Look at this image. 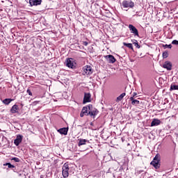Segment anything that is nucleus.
<instances>
[{"instance_id": "3", "label": "nucleus", "mask_w": 178, "mask_h": 178, "mask_svg": "<svg viewBox=\"0 0 178 178\" xmlns=\"http://www.w3.org/2000/svg\"><path fill=\"white\" fill-rule=\"evenodd\" d=\"M76 64V60H74V58H67L65 60V65L67 67H70V69H74L76 66L74 65Z\"/></svg>"}, {"instance_id": "27", "label": "nucleus", "mask_w": 178, "mask_h": 178, "mask_svg": "<svg viewBox=\"0 0 178 178\" xmlns=\"http://www.w3.org/2000/svg\"><path fill=\"white\" fill-rule=\"evenodd\" d=\"M134 16H139V17H141V16H143V13L137 11V12L136 13V14L134 15Z\"/></svg>"}, {"instance_id": "4", "label": "nucleus", "mask_w": 178, "mask_h": 178, "mask_svg": "<svg viewBox=\"0 0 178 178\" xmlns=\"http://www.w3.org/2000/svg\"><path fill=\"white\" fill-rule=\"evenodd\" d=\"M62 175L64 178L69 177V164L67 163H64L63 165Z\"/></svg>"}, {"instance_id": "32", "label": "nucleus", "mask_w": 178, "mask_h": 178, "mask_svg": "<svg viewBox=\"0 0 178 178\" xmlns=\"http://www.w3.org/2000/svg\"><path fill=\"white\" fill-rule=\"evenodd\" d=\"M13 171L15 172V169H13Z\"/></svg>"}, {"instance_id": "5", "label": "nucleus", "mask_w": 178, "mask_h": 178, "mask_svg": "<svg viewBox=\"0 0 178 178\" xmlns=\"http://www.w3.org/2000/svg\"><path fill=\"white\" fill-rule=\"evenodd\" d=\"M122 6L123 8H134V2H133L131 0H124L122 1Z\"/></svg>"}, {"instance_id": "11", "label": "nucleus", "mask_w": 178, "mask_h": 178, "mask_svg": "<svg viewBox=\"0 0 178 178\" xmlns=\"http://www.w3.org/2000/svg\"><path fill=\"white\" fill-rule=\"evenodd\" d=\"M58 133L63 134V136H67V132L69 131V128L63 127L57 130Z\"/></svg>"}, {"instance_id": "31", "label": "nucleus", "mask_w": 178, "mask_h": 178, "mask_svg": "<svg viewBox=\"0 0 178 178\" xmlns=\"http://www.w3.org/2000/svg\"><path fill=\"white\" fill-rule=\"evenodd\" d=\"M20 106H21L22 108H23V106H24V104H23L21 103V104H20Z\"/></svg>"}, {"instance_id": "15", "label": "nucleus", "mask_w": 178, "mask_h": 178, "mask_svg": "<svg viewBox=\"0 0 178 178\" xmlns=\"http://www.w3.org/2000/svg\"><path fill=\"white\" fill-rule=\"evenodd\" d=\"M163 67L167 70H172V63L170 61H165L163 65Z\"/></svg>"}, {"instance_id": "17", "label": "nucleus", "mask_w": 178, "mask_h": 178, "mask_svg": "<svg viewBox=\"0 0 178 178\" xmlns=\"http://www.w3.org/2000/svg\"><path fill=\"white\" fill-rule=\"evenodd\" d=\"M86 143H90V140H88L86 139H79V141L78 143V147H81V145H86Z\"/></svg>"}, {"instance_id": "24", "label": "nucleus", "mask_w": 178, "mask_h": 178, "mask_svg": "<svg viewBox=\"0 0 178 178\" xmlns=\"http://www.w3.org/2000/svg\"><path fill=\"white\" fill-rule=\"evenodd\" d=\"M163 48H164V49H166V48H168L169 49H172V44H162Z\"/></svg>"}, {"instance_id": "7", "label": "nucleus", "mask_w": 178, "mask_h": 178, "mask_svg": "<svg viewBox=\"0 0 178 178\" xmlns=\"http://www.w3.org/2000/svg\"><path fill=\"white\" fill-rule=\"evenodd\" d=\"M82 74H92V68L91 67V66L86 65L84 67H83Z\"/></svg>"}, {"instance_id": "14", "label": "nucleus", "mask_w": 178, "mask_h": 178, "mask_svg": "<svg viewBox=\"0 0 178 178\" xmlns=\"http://www.w3.org/2000/svg\"><path fill=\"white\" fill-rule=\"evenodd\" d=\"M10 113L15 114V113H19V106L17 104H14L10 110Z\"/></svg>"}, {"instance_id": "23", "label": "nucleus", "mask_w": 178, "mask_h": 178, "mask_svg": "<svg viewBox=\"0 0 178 178\" xmlns=\"http://www.w3.org/2000/svg\"><path fill=\"white\" fill-rule=\"evenodd\" d=\"M124 97H126V93L123 92L122 94H121L120 96H118L117 97V101H122V99H123V98H124Z\"/></svg>"}, {"instance_id": "8", "label": "nucleus", "mask_w": 178, "mask_h": 178, "mask_svg": "<svg viewBox=\"0 0 178 178\" xmlns=\"http://www.w3.org/2000/svg\"><path fill=\"white\" fill-rule=\"evenodd\" d=\"M104 58L108 63H115L116 62V58L111 54L104 56Z\"/></svg>"}, {"instance_id": "29", "label": "nucleus", "mask_w": 178, "mask_h": 178, "mask_svg": "<svg viewBox=\"0 0 178 178\" xmlns=\"http://www.w3.org/2000/svg\"><path fill=\"white\" fill-rule=\"evenodd\" d=\"M26 92L30 96L33 95V92H31V90H30V89H27Z\"/></svg>"}, {"instance_id": "22", "label": "nucleus", "mask_w": 178, "mask_h": 178, "mask_svg": "<svg viewBox=\"0 0 178 178\" xmlns=\"http://www.w3.org/2000/svg\"><path fill=\"white\" fill-rule=\"evenodd\" d=\"M175 90H178V85L172 83L170 85V91H174Z\"/></svg>"}, {"instance_id": "21", "label": "nucleus", "mask_w": 178, "mask_h": 178, "mask_svg": "<svg viewBox=\"0 0 178 178\" xmlns=\"http://www.w3.org/2000/svg\"><path fill=\"white\" fill-rule=\"evenodd\" d=\"M3 166H8V169H16V167L10 163H4Z\"/></svg>"}, {"instance_id": "6", "label": "nucleus", "mask_w": 178, "mask_h": 178, "mask_svg": "<svg viewBox=\"0 0 178 178\" xmlns=\"http://www.w3.org/2000/svg\"><path fill=\"white\" fill-rule=\"evenodd\" d=\"M128 29H129L130 33L134 34L135 37H140V35L138 34V29H137V28H136L133 24H129L128 26Z\"/></svg>"}, {"instance_id": "25", "label": "nucleus", "mask_w": 178, "mask_h": 178, "mask_svg": "<svg viewBox=\"0 0 178 178\" xmlns=\"http://www.w3.org/2000/svg\"><path fill=\"white\" fill-rule=\"evenodd\" d=\"M169 56V53H168V51H164L163 52V59L168 58Z\"/></svg>"}, {"instance_id": "30", "label": "nucleus", "mask_w": 178, "mask_h": 178, "mask_svg": "<svg viewBox=\"0 0 178 178\" xmlns=\"http://www.w3.org/2000/svg\"><path fill=\"white\" fill-rule=\"evenodd\" d=\"M137 95V92H134L132 95L133 98Z\"/></svg>"}, {"instance_id": "20", "label": "nucleus", "mask_w": 178, "mask_h": 178, "mask_svg": "<svg viewBox=\"0 0 178 178\" xmlns=\"http://www.w3.org/2000/svg\"><path fill=\"white\" fill-rule=\"evenodd\" d=\"M123 45L124 47H127V48H129V49H131V51H134V49L133 48V44L131 43L123 42Z\"/></svg>"}, {"instance_id": "10", "label": "nucleus", "mask_w": 178, "mask_h": 178, "mask_svg": "<svg viewBox=\"0 0 178 178\" xmlns=\"http://www.w3.org/2000/svg\"><path fill=\"white\" fill-rule=\"evenodd\" d=\"M87 102H91V94L85 92L83 104H87Z\"/></svg>"}, {"instance_id": "28", "label": "nucleus", "mask_w": 178, "mask_h": 178, "mask_svg": "<svg viewBox=\"0 0 178 178\" xmlns=\"http://www.w3.org/2000/svg\"><path fill=\"white\" fill-rule=\"evenodd\" d=\"M172 45H178V40H174L172 42Z\"/></svg>"}, {"instance_id": "2", "label": "nucleus", "mask_w": 178, "mask_h": 178, "mask_svg": "<svg viewBox=\"0 0 178 178\" xmlns=\"http://www.w3.org/2000/svg\"><path fill=\"white\" fill-rule=\"evenodd\" d=\"M150 165H152L155 169H159L161 168V155L159 154H156L153 161H151Z\"/></svg>"}, {"instance_id": "18", "label": "nucleus", "mask_w": 178, "mask_h": 178, "mask_svg": "<svg viewBox=\"0 0 178 178\" xmlns=\"http://www.w3.org/2000/svg\"><path fill=\"white\" fill-rule=\"evenodd\" d=\"M13 101H15L14 99H5L3 100H2L3 104H4V105H9V104H10V102H12Z\"/></svg>"}, {"instance_id": "12", "label": "nucleus", "mask_w": 178, "mask_h": 178, "mask_svg": "<svg viewBox=\"0 0 178 178\" xmlns=\"http://www.w3.org/2000/svg\"><path fill=\"white\" fill-rule=\"evenodd\" d=\"M161 123H162L161 120H159L158 118H154L151 122V127H154L155 126H159V124H161Z\"/></svg>"}, {"instance_id": "16", "label": "nucleus", "mask_w": 178, "mask_h": 178, "mask_svg": "<svg viewBox=\"0 0 178 178\" xmlns=\"http://www.w3.org/2000/svg\"><path fill=\"white\" fill-rule=\"evenodd\" d=\"M129 100L131 101V104L134 105L135 106H137V105H140V101L133 98V97H131L129 98Z\"/></svg>"}, {"instance_id": "26", "label": "nucleus", "mask_w": 178, "mask_h": 178, "mask_svg": "<svg viewBox=\"0 0 178 178\" xmlns=\"http://www.w3.org/2000/svg\"><path fill=\"white\" fill-rule=\"evenodd\" d=\"M11 161H14V162H20V159H19L17 157H14V158L11 159Z\"/></svg>"}, {"instance_id": "13", "label": "nucleus", "mask_w": 178, "mask_h": 178, "mask_svg": "<svg viewBox=\"0 0 178 178\" xmlns=\"http://www.w3.org/2000/svg\"><path fill=\"white\" fill-rule=\"evenodd\" d=\"M42 2V0H29L31 6H38Z\"/></svg>"}, {"instance_id": "1", "label": "nucleus", "mask_w": 178, "mask_h": 178, "mask_svg": "<svg viewBox=\"0 0 178 178\" xmlns=\"http://www.w3.org/2000/svg\"><path fill=\"white\" fill-rule=\"evenodd\" d=\"M98 113H99L98 109L92 106V104H89L83 107L81 113H80V116L81 118H83V116H90V118H95Z\"/></svg>"}, {"instance_id": "19", "label": "nucleus", "mask_w": 178, "mask_h": 178, "mask_svg": "<svg viewBox=\"0 0 178 178\" xmlns=\"http://www.w3.org/2000/svg\"><path fill=\"white\" fill-rule=\"evenodd\" d=\"M131 42L133 43L134 47H136V48H138V49H140V44H138V42L137 41V40L133 39L131 40Z\"/></svg>"}, {"instance_id": "9", "label": "nucleus", "mask_w": 178, "mask_h": 178, "mask_svg": "<svg viewBox=\"0 0 178 178\" xmlns=\"http://www.w3.org/2000/svg\"><path fill=\"white\" fill-rule=\"evenodd\" d=\"M22 141H23V136L22 135H17L16 138L14 140V144L16 147H19Z\"/></svg>"}]
</instances>
